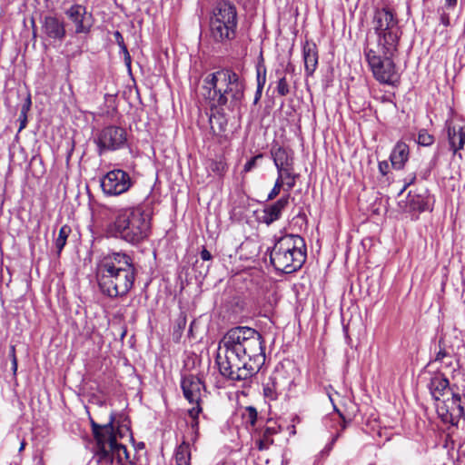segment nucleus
<instances>
[{
    "instance_id": "nucleus-40",
    "label": "nucleus",
    "mask_w": 465,
    "mask_h": 465,
    "mask_svg": "<svg viewBox=\"0 0 465 465\" xmlns=\"http://www.w3.org/2000/svg\"><path fill=\"white\" fill-rule=\"evenodd\" d=\"M341 435V432H337L331 439V442L328 443L324 448L323 450L321 451V455L322 456H328L331 452V450H332V447L334 445V443L336 442V440H338V438L340 437Z\"/></svg>"
},
{
    "instance_id": "nucleus-4",
    "label": "nucleus",
    "mask_w": 465,
    "mask_h": 465,
    "mask_svg": "<svg viewBox=\"0 0 465 465\" xmlns=\"http://www.w3.org/2000/svg\"><path fill=\"white\" fill-rule=\"evenodd\" d=\"M150 228V217L142 207H124L114 212V219L107 225L106 233L135 245L148 237Z\"/></svg>"
},
{
    "instance_id": "nucleus-38",
    "label": "nucleus",
    "mask_w": 465,
    "mask_h": 465,
    "mask_svg": "<svg viewBox=\"0 0 465 465\" xmlns=\"http://www.w3.org/2000/svg\"><path fill=\"white\" fill-rule=\"evenodd\" d=\"M447 9L448 8H446L444 6L439 7L437 9V13L439 15L440 24H442L445 27H448L450 25V15L447 12Z\"/></svg>"
},
{
    "instance_id": "nucleus-24",
    "label": "nucleus",
    "mask_w": 465,
    "mask_h": 465,
    "mask_svg": "<svg viewBox=\"0 0 465 465\" xmlns=\"http://www.w3.org/2000/svg\"><path fill=\"white\" fill-rule=\"evenodd\" d=\"M429 389L435 401H440V397L444 395V391L450 389L449 380L441 373H436L429 383Z\"/></svg>"
},
{
    "instance_id": "nucleus-10",
    "label": "nucleus",
    "mask_w": 465,
    "mask_h": 465,
    "mask_svg": "<svg viewBox=\"0 0 465 465\" xmlns=\"http://www.w3.org/2000/svg\"><path fill=\"white\" fill-rule=\"evenodd\" d=\"M94 143L98 147V153L100 155L106 151H116L126 144L127 132L123 127L108 125L99 131Z\"/></svg>"
},
{
    "instance_id": "nucleus-31",
    "label": "nucleus",
    "mask_w": 465,
    "mask_h": 465,
    "mask_svg": "<svg viewBox=\"0 0 465 465\" xmlns=\"http://www.w3.org/2000/svg\"><path fill=\"white\" fill-rule=\"evenodd\" d=\"M440 153H441L440 145L438 144L437 152L434 154L432 162H430L428 164H426L418 173V175L420 177V179L428 180L430 178V176L431 174V171L435 167L436 162H437L438 158L440 157Z\"/></svg>"
},
{
    "instance_id": "nucleus-5",
    "label": "nucleus",
    "mask_w": 465,
    "mask_h": 465,
    "mask_svg": "<svg viewBox=\"0 0 465 465\" xmlns=\"http://www.w3.org/2000/svg\"><path fill=\"white\" fill-rule=\"evenodd\" d=\"M306 244L298 234L281 237L270 252V260L275 270L291 273L299 270L306 261Z\"/></svg>"
},
{
    "instance_id": "nucleus-46",
    "label": "nucleus",
    "mask_w": 465,
    "mask_h": 465,
    "mask_svg": "<svg viewBox=\"0 0 465 465\" xmlns=\"http://www.w3.org/2000/svg\"><path fill=\"white\" fill-rule=\"evenodd\" d=\"M124 55V62H125V64L130 67L131 66V55L128 52V49L126 48L125 50H122Z\"/></svg>"
},
{
    "instance_id": "nucleus-56",
    "label": "nucleus",
    "mask_w": 465,
    "mask_h": 465,
    "mask_svg": "<svg viewBox=\"0 0 465 465\" xmlns=\"http://www.w3.org/2000/svg\"><path fill=\"white\" fill-rule=\"evenodd\" d=\"M335 410L339 413V416H341L343 419V416L341 415V413L336 408H335Z\"/></svg>"
},
{
    "instance_id": "nucleus-29",
    "label": "nucleus",
    "mask_w": 465,
    "mask_h": 465,
    "mask_svg": "<svg viewBox=\"0 0 465 465\" xmlns=\"http://www.w3.org/2000/svg\"><path fill=\"white\" fill-rule=\"evenodd\" d=\"M207 170L214 175L222 178L224 176L228 170L226 162L223 159L210 160L207 165Z\"/></svg>"
},
{
    "instance_id": "nucleus-7",
    "label": "nucleus",
    "mask_w": 465,
    "mask_h": 465,
    "mask_svg": "<svg viewBox=\"0 0 465 465\" xmlns=\"http://www.w3.org/2000/svg\"><path fill=\"white\" fill-rule=\"evenodd\" d=\"M238 12L234 4L227 0L216 3L210 15L211 38L218 44H227L237 35Z\"/></svg>"
},
{
    "instance_id": "nucleus-43",
    "label": "nucleus",
    "mask_w": 465,
    "mask_h": 465,
    "mask_svg": "<svg viewBox=\"0 0 465 465\" xmlns=\"http://www.w3.org/2000/svg\"><path fill=\"white\" fill-rule=\"evenodd\" d=\"M378 167H379L380 173L383 176L386 175L389 173L390 166H389V163H388L387 161L380 162Z\"/></svg>"
},
{
    "instance_id": "nucleus-32",
    "label": "nucleus",
    "mask_w": 465,
    "mask_h": 465,
    "mask_svg": "<svg viewBox=\"0 0 465 465\" xmlns=\"http://www.w3.org/2000/svg\"><path fill=\"white\" fill-rule=\"evenodd\" d=\"M228 311H231L233 314H239L244 311L245 302L239 296H234L232 299L226 303Z\"/></svg>"
},
{
    "instance_id": "nucleus-34",
    "label": "nucleus",
    "mask_w": 465,
    "mask_h": 465,
    "mask_svg": "<svg viewBox=\"0 0 465 465\" xmlns=\"http://www.w3.org/2000/svg\"><path fill=\"white\" fill-rule=\"evenodd\" d=\"M257 88L263 89L266 83V67L262 60L256 66Z\"/></svg>"
},
{
    "instance_id": "nucleus-26",
    "label": "nucleus",
    "mask_w": 465,
    "mask_h": 465,
    "mask_svg": "<svg viewBox=\"0 0 465 465\" xmlns=\"http://www.w3.org/2000/svg\"><path fill=\"white\" fill-rule=\"evenodd\" d=\"M300 174L294 172V165L282 168L277 171V178L284 182L286 188L284 189L287 193L296 185V181Z\"/></svg>"
},
{
    "instance_id": "nucleus-30",
    "label": "nucleus",
    "mask_w": 465,
    "mask_h": 465,
    "mask_svg": "<svg viewBox=\"0 0 465 465\" xmlns=\"http://www.w3.org/2000/svg\"><path fill=\"white\" fill-rule=\"evenodd\" d=\"M72 229L69 225H63L60 230L57 238L54 241L55 248L58 254L62 252L66 244L68 236L70 235Z\"/></svg>"
},
{
    "instance_id": "nucleus-39",
    "label": "nucleus",
    "mask_w": 465,
    "mask_h": 465,
    "mask_svg": "<svg viewBox=\"0 0 465 465\" xmlns=\"http://www.w3.org/2000/svg\"><path fill=\"white\" fill-rule=\"evenodd\" d=\"M262 154L259 153L253 157H252L243 166L242 173H246L251 172L257 165V160L262 159Z\"/></svg>"
},
{
    "instance_id": "nucleus-1",
    "label": "nucleus",
    "mask_w": 465,
    "mask_h": 465,
    "mask_svg": "<svg viewBox=\"0 0 465 465\" xmlns=\"http://www.w3.org/2000/svg\"><path fill=\"white\" fill-rule=\"evenodd\" d=\"M262 334L255 329H230L219 342L216 362L220 373L232 381H248L265 362Z\"/></svg>"
},
{
    "instance_id": "nucleus-47",
    "label": "nucleus",
    "mask_w": 465,
    "mask_h": 465,
    "mask_svg": "<svg viewBox=\"0 0 465 465\" xmlns=\"http://www.w3.org/2000/svg\"><path fill=\"white\" fill-rule=\"evenodd\" d=\"M458 0H445V6L448 9H454L457 5Z\"/></svg>"
},
{
    "instance_id": "nucleus-25",
    "label": "nucleus",
    "mask_w": 465,
    "mask_h": 465,
    "mask_svg": "<svg viewBox=\"0 0 465 465\" xmlns=\"http://www.w3.org/2000/svg\"><path fill=\"white\" fill-rule=\"evenodd\" d=\"M407 205L410 210L422 213L431 210L430 207V198L424 194L409 193Z\"/></svg>"
},
{
    "instance_id": "nucleus-55",
    "label": "nucleus",
    "mask_w": 465,
    "mask_h": 465,
    "mask_svg": "<svg viewBox=\"0 0 465 465\" xmlns=\"http://www.w3.org/2000/svg\"><path fill=\"white\" fill-rule=\"evenodd\" d=\"M110 297H117L119 292H115L114 295H111V292H108Z\"/></svg>"
},
{
    "instance_id": "nucleus-19",
    "label": "nucleus",
    "mask_w": 465,
    "mask_h": 465,
    "mask_svg": "<svg viewBox=\"0 0 465 465\" xmlns=\"http://www.w3.org/2000/svg\"><path fill=\"white\" fill-rule=\"evenodd\" d=\"M302 58L307 76H312L318 65V48L314 42L306 40L302 45Z\"/></svg>"
},
{
    "instance_id": "nucleus-41",
    "label": "nucleus",
    "mask_w": 465,
    "mask_h": 465,
    "mask_svg": "<svg viewBox=\"0 0 465 465\" xmlns=\"http://www.w3.org/2000/svg\"><path fill=\"white\" fill-rule=\"evenodd\" d=\"M440 350L436 354L435 361H441L444 358H446L449 354L444 349V346L442 345V341L440 340L439 341Z\"/></svg>"
},
{
    "instance_id": "nucleus-15",
    "label": "nucleus",
    "mask_w": 465,
    "mask_h": 465,
    "mask_svg": "<svg viewBox=\"0 0 465 465\" xmlns=\"http://www.w3.org/2000/svg\"><path fill=\"white\" fill-rule=\"evenodd\" d=\"M42 32L45 37L54 42H63L66 36L65 23L55 15H45L42 22Z\"/></svg>"
},
{
    "instance_id": "nucleus-12",
    "label": "nucleus",
    "mask_w": 465,
    "mask_h": 465,
    "mask_svg": "<svg viewBox=\"0 0 465 465\" xmlns=\"http://www.w3.org/2000/svg\"><path fill=\"white\" fill-rule=\"evenodd\" d=\"M293 381L289 379L283 370H275L263 383V395L270 401H275L278 396L290 391Z\"/></svg>"
},
{
    "instance_id": "nucleus-23",
    "label": "nucleus",
    "mask_w": 465,
    "mask_h": 465,
    "mask_svg": "<svg viewBox=\"0 0 465 465\" xmlns=\"http://www.w3.org/2000/svg\"><path fill=\"white\" fill-rule=\"evenodd\" d=\"M216 110L217 112L212 114L209 119L211 130L214 135L227 139L228 119L220 109Z\"/></svg>"
},
{
    "instance_id": "nucleus-9",
    "label": "nucleus",
    "mask_w": 465,
    "mask_h": 465,
    "mask_svg": "<svg viewBox=\"0 0 465 465\" xmlns=\"http://www.w3.org/2000/svg\"><path fill=\"white\" fill-rule=\"evenodd\" d=\"M393 54H385L381 48L374 46V43L367 38L364 54L374 78L381 84H393L397 81L396 65L391 59Z\"/></svg>"
},
{
    "instance_id": "nucleus-51",
    "label": "nucleus",
    "mask_w": 465,
    "mask_h": 465,
    "mask_svg": "<svg viewBox=\"0 0 465 465\" xmlns=\"http://www.w3.org/2000/svg\"><path fill=\"white\" fill-rule=\"evenodd\" d=\"M12 352H13L12 369H13L14 372H15L17 370V360L15 356V348L14 347L12 348Z\"/></svg>"
},
{
    "instance_id": "nucleus-35",
    "label": "nucleus",
    "mask_w": 465,
    "mask_h": 465,
    "mask_svg": "<svg viewBox=\"0 0 465 465\" xmlns=\"http://www.w3.org/2000/svg\"><path fill=\"white\" fill-rule=\"evenodd\" d=\"M417 143L421 146H430L434 143V136L427 130L421 129L418 134Z\"/></svg>"
},
{
    "instance_id": "nucleus-53",
    "label": "nucleus",
    "mask_w": 465,
    "mask_h": 465,
    "mask_svg": "<svg viewBox=\"0 0 465 465\" xmlns=\"http://www.w3.org/2000/svg\"><path fill=\"white\" fill-rule=\"evenodd\" d=\"M343 330H344V331H345L346 338H347V339H350V338H349V335H348L347 328H346V327H344V328H343Z\"/></svg>"
},
{
    "instance_id": "nucleus-44",
    "label": "nucleus",
    "mask_w": 465,
    "mask_h": 465,
    "mask_svg": "<svg viewBox=\"0 0 465 465\" xmlns=\"http://www.w3.org/2000/svg\"><path fill=\"white\" fill-rule=\"evenodd\" d=\"M200 256L203 261H211L213 258L211 252L204 247L201 251Z\"/></svg>"
},
{
    "instance_id": "nucleus-54",
    "label": "nucleus",
    "mask_w": 465,
    "mask_h": 465,
    "mask_svg": "<svg viewBox=\"0 0 465 465\" xmlns=\"http://www.w3.org/2000/svg\"><path fill=\"white\" fill-rule=\"evenodd\" d=\"M25 445V442H22V443H21V446H20V449H19V450H20V451H21L22 450H24Z\"/></svg>"
},
{
    "instance_id": "nucleus-20",
    "label": "nucleus",
    "mask_w": 465,
    "mask_h": 465,
    "mask_svg": "<svg viewBox=\"0 0 465 465\" xmlns=\"http://www.w3.org/2000/svg\"><path fill=\"white\" fill-rule=\"evenodd\" d=\"M271 155L274 165L278 170L294 165L293 151L288 147L272 144Z\"/></svg>"
},
{
    "instance_id": "nucleus-22",
    "label": "nucleus",
    "mask_w": 465,
    "mask_h": 465,
    "mask_svg": "<svg viewBox=\"0 0 465 465\" xmlns=\"http://www.w3.org/2000/svg\"><path fill=\"white\" fill-rule=\"evenodd\" d=\"M410 156V149L407 143L399 141L393 147L390 160L391 166L395 170H401L404 168L405 163L408 162Z\"/></svg>"
},
{
    "instance_id": "nucleus-36",
    "label": "nucleus",
    "mask_w": 465,
    "mask_h": 465,
    "mask_svg": "<svg viewBox=\"0 0 465 465\" xmlns=\"http://www.w3.org/2000/svg\"><path fill=\"white\" fill-rule=\"evenodd\" d=\"M277 93L281 96H286L290 94V85L285 75H281L277 82Z\"/></svg>"
},
{
    "instance_id": "nucleus-27",
    "label": "nucleus",
    "mask_w": 465,
    "mask_h": 465,
    "mask_svg": "<svg viewBox=\"0 0 465 465\" xmlns=\"http://www.w3.org/2000/svg\"><path fill=\"white\" fill-rule=\"evenodd\" d=\"M175 461L177 465H191L190 443L183 440L175 450Z\"/></svg>"
},
{
    "instance_id": "nucleus-17",
    "label": "nucleus",
    "mask_w": 465,
    "mask_h": 465,
    "mask_svg": "<svg viewBox=\"0 0 465 465\" xmlns=\"http://www.w3.org/2000/svg\"><path fill=\"white\" fill-rule=\"evenodd\" d=\"M181 387L184 398L195 406L201 405L202 402V391L204 388L200 378L194 375L184 376L181 382Z\"/></svg>"
},
{
    "instance_id": "nucleus-6",
    "label": "nucleus",
    "mask_w": 465,
    "mask_h": 465,
    "mask_svg": "<svg viewBox=\"0 0 465 465\" xmlns=\"http://www.w3.org/2000/svg\"><path fill=\"white\" fill-rule=\"evenodd\" d=\"M112 416L110 421L105 425H99L91 420L92 431L96 441L97 450L95 457L100 463L119 465H132L129 452L124 445L116 440Z\"/></svg>"
},
{
    "instance_id": "nucleus-37",
    "label": "nucleus",
    "mask_w": 465,
    "mask_h": 465,
    "mask_svg": "<svg viewBox=\"0 0 465 465\" xmlns=\"http://www.w3.org/2000/svg\"><path fill=\"white\" fill-rule=\"evenodd\" d=\"M283 186H284V182H282L279 178H276L275 183L267 196V201H272L274 198H276L280 194L281 190H282V188H283Z\"/></svg>"
},
{
    "instance_id": "nucleus-52",
    "label": "nucleus",
    "mask_w": 465,
    "mask_h": 465,
    "mask_svg": "<svg viewBox=\"0 0 465 465\" xmlns=\"http://www.w3.org/2000/svg\"><path fill=\"white\" fill-rule=\"evenodd\" d=\"M417 175L416 173H413L411 178L410 179V181L408 183H405L404 185V188H403V191L408 187L410 186L411 184L414 183L416 178H417Z\"/></svg>"
},
{
    "instance_id": "nucleus-3",
    "label": "nucleus",
    "mask_w": 465,
    "mask_h": 465,
    "mask_svg": "<svg viewBox=\"0 0 465 465\" xmlns=\"http://www.w3.org/2000/svg\"><path fill=\"white\" fill-rule=\"evenodd\" d=\"M96 275L100 291H131L134 282V268L127 254L111 252L100 261Z\"/></svg>"
},
{
    "instance_id": "nucleus-45",
    "label": "nucleus",
    "mask_w": 465,
    "mask_h": 465,
    "mask_svg": "<svg viewBox=\"0 0 465 465\" xmlns=\"http://www.w3.org/2000/svg\"><path fill=\"white\" fill-rule=\"evenodd\" d=\"M26 114H22V113H20V115H19V122H20L19 131L23 130L26 126V124H27V115Z\"/></svg>"
},
{
    "instance_id": "nucleus-21",
    "label": "nucleus",
    "mask_w": 465,
    "mask_h": 465,
    "mask_svg": "<svg viewBox=\"0 0 465 465\" xmlns=\"http://www.w3.org/2000/svg\"><path fill=\"white\" fill-rule=\"evenodd\" d=\"M447 136L452 154H458L461 158L462 155L459 152L464 148L465 144V125L460 126L458 130L454 126H448Z\"/></svg>"
},
{
    "instance_id": "nucleus-42",
    "label": "nucleus",
    "mask_w": 465,
    "mask_h": 465,
    "mask_svg": "<svg viewBox=\"0 0 465 465\" xmlns=\"http://www.w3.org/2000/svg\"><path fill=\"white\" fill-rule=\"evenodd\" d=\"M114 36L116 44L119 45L121 51L125 50L127 48V46L124 44V40L122 34L119 31H115L114 33Z\"/></svg>"
},
{
    "instance_id": "nucleus-14",
    "label": "nucleus",
    "mask_w": 465,
    "mask_h": 465,
    "mask_svg": "<svg viewBox=\"0 0 465 465\" xmlns=\"http://www.w3.org/2000/svg\"><path fill=\"white\" fill-rule=\"evenodd\" d=\"M438 412L443 421L458 425L460 419L464 418V408L461 405L460 394L452 392L451 399L443 401V406L438 407Z\"/></svg>"
},
{
    "instance_id": "nucleus-11",
    "label": "nucleus",
    "mask_w": 465,
    "mask_h": 465,
    "mask_svg": "<svg viewBox=\"0 0 465 465\" xmlns=\"http://www.w3.org/2000/svg\"><path fill=\"white\" fill-rule=\"evenodd\" d=\"M134 181L130 174L122 169L109 171L101 179V187L104 194L117 196L129 191Z\"/></svg>"
},
{
    "instance_id": "nucleus-33",
    "label": "nucleus",
    "mask_w": 465,
    "mask_h": 465,
    "mask_svg": "<svg viewBox=\"0 0 465 465\" xmlns=\"http://www.w3.org/2000/svg\"><path fill=\"white\" fill-rule=\"evenodd\" d=\"M242 418L247 424H249L251 427H254L258 420V412L256 408L252 406L245 407L242 412Z\"/></svg>"
},
{
    "instance_id": "nucleus-49",
    "label": "nucleus",
    "mask_w": 465,
    "mask_h": 465,
    "mask_svg": "<svg viewBox=\"0 0 465 465\" xmlns=\"http://www.w3.org/2000/svg\"><path fill=\"white\" fill-rule=\"evenodd\" d=\"M30 105H31V99L27 98L26 103L22 107V110H21L22 114H27V112L30 108Z\"/></svg>"
},
{
    "instance_id": "nucleus-48",
    "label": "nucleus",
    "mask_w": 465,
    "mask_h": 465,
    "mask_svg": "<svg viewBox=\"0 0 465 465\" xmlns=\"http://www.w3.org/2000/svg\"><path fill=\"white\" fill-rule=\"evenodd\" d=\"M262 90L263 89L256 88V92H255V95H254V100H253V104H256L260 101V99L262 97Z\"/></svg>"
},
{
    "instance_id": "nucleus-13",
    "label": "nucleus",
    "mask_w": 465,
    "mask_h": 465,
    "mask_svg": "<svg viewBox=\"0 0 465 465\" xmlns=\"http://www.w3.org/2000/svg\"><path fill=\"white\" fill-rule=\"evenodd\" d=\"M67 18L74 25V33L76 35L88 34L94 25V17L91 13H88L86 7L74 4L71 5L64 12Z\"/></svg>"
},
{
    "instance_id": "nucleus-50",
    "label": "nucleus",
    "mask_w": 465,
    "mask_h": 465,
    "mask_svg": "<svg viewBox=\"0 0 465 465\" xmlns=\"http://www.w3.org/2000/svg\"><path fill=\"white\" fill-rule=\"evenodd\" d=\"M30 105H31V99L27 98L26 103L22 107V110H21L22 114H27V112L30 108Z\"/></svg>"
},
{
    "instance_id": "nucleus-2",
    "label": "nucleus",
    "mask_w": 465,
    "mask_h": 465,
    "mask_svg": "<svg viewBox=\"0 0 465 465\" xmlns=\"http://www.w3.org/2000/svg\"><path fill=\"white\" fill-rule=\"evenodd\" d=\"M245 88V80L242 77L230 68H223L203 78L201 94L212 110L233 112L240 109Z\"/></svg>"
},
{
    "instance_id": "nucleus-28",
    "label": "nucleus",
    "mask_w": 465,
    "mask_h": 465,
    "mask_svg": "<svg viewBox=\"0 0 465 465\" xmlns=\"http://www.w3.org/2000/svg\"><path fill=\"white\" fill-rule=\"evenodd\" d=\"M203 409L201 405L193 406L190 410H188V415L192 419L190 427H191V439L190 440L194 443L199 437V414L202 412Z\"/></svg>"
},
{
    "instance_id": "nucleus-18",
    "label": "nucleus",
    "mask_w": 465,
    "mask_h": 465,
    "mask_svg": "<svg viewBox=\"0 0 465 465\" xmlns=\"http://www.w3.org/2000/svg\"><path fill=\"white\" fill-rule=\"evenodd\" d=\"M281 431L280 427L273 425H265L262 428H256L253 431L255 444L260 451L267 450L273 443V436Z\"/></svg>"
},
{
    "instance_id": "nucleus-8",
    "label": "nucleus",
    "mask_w": 465,
    "mask_h": 465,
    "mask_svg": "<svg viewBox=\"0 0 465 465\" xmlns=\"http://www.w3.org/2000/svg\"><path fill=\"white\" fill-rule=\"evenodd\" d=\"M372 28L377 35L374 46L381 48L385 54L395 53L401 31L395 14L387 7L377 8L372 17Z\"/></svg>"
},
{
    "instance_id": "nucleus-16",
    "label": "nucleus",
    "mask_w": 465,
    "mask_h": 465,
    "mask_svg": "<svg viewBox=\"0 0 465 465\" xmlns=\"http://www.w3.org/2000/svg\"><path fill=\"white\" fill-rule=\"evenodd\" d=\"M290 193H287L279 198L275 203L266 204L262 211V215L258 218L259 221L266 225H271L280 220L282 212L290 203Z\"/></svg>"
}]
</instances>
